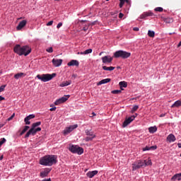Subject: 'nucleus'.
I'll list each match as a JSON object with an SVG mask.
<instances>
[{
	"instance_id": "cd10ccee",
	"label": "nucleus",
	"mask_w": 181,
	"mask_h": 181,
	"mask_svg": "<svg viewBox=\"0 0 181 181\" xmlns=\"http://www.w3.org/2000/svg\"><path fill=\"white\" fill-rule=\"evenodd\" d=\"M148 131H149L150 134H155V132H156V131H158V127H156V126L151 127L148 128Z\"/></svg>"
},
{
	"instance_id": "423d86ee",
	"label": "nucleus",
	"mask_w": 181,
	"mask_h": 181,
	"mask_svg": "<svg viewBox=\"0 0 181 181\" xmlns=\"http://www.w3.org/2000/svg\"><path fill=\"white\" fill-rule=\"evenodd\" d=\"M141 168H145L142 160H137L132 164V170H137V169H141Z\"/></svg>"
},
{
	"instance_id": "4d7b16f0",
	"label": "nucleus",
	"mask_w": 181,
	"mask_h": 181,
	"mask_svg": "<svg viewBox=\"0 0 181 181\" xmlns=\"http://www.w3.org/2000/svg\"><path fill=\"white\" fill-rule=\"evenodd\" d=\"M5 100V98L0 96V101H4Z\"/></svg>"
},
{
	"instance_id": "774afa93",
	"label": "nucleus",
	"mask_w": 181,
	"mask_h": 181,
	"mask_svg": "<svg viewBox=\"0 0 181 181\" xmlns=\"http://www.w3.org/2000/svg\"><path fill=\"white\" fill-rule=\"evenodd\" d=\"M0 74H2V71H0Z\"/></svg>"
},
{
	"instance_id": "13d9d810",
	"label": "nucleus",
	"mask_w": 181,
	"mask_h": 181,
	"mask_svg": "<svg viewBox=\"0 0 181 181\" xmlns=\"http://www.w3.org/2000/svg\"><path fill=\"white\" fill-rule=\"evenodd\" d=\"M178 148H181V143L177 144Z\"/></svg>"
},
{
	"instance_id": "f257e3e1",
	"label": "nucleus",
	"mask_w": 181,
	"mask_h": 181,
	"mask_svg": "<svg viewBox=\"0 0 181 181\" xmlns=\"http://www.w3.org/2000/svg\"><path fill=\"white\" fill-rule=\"evenodd\" d=\"M57 163V156L47 155L40 159V165L43 166H53Z\"/></svg>"
},
{
	"instance_id": "7c9ffc66",
	"label": "nucleus",
	"mask_w": 181,
	"mask_h": 181,
	"mask_svg": "<svg viewBox=\"0 0 181 181\" xmlns=\"http://www.w3.org/2000/svg\"><path fill=\"white\" fill-rule=\"evenodd\" d=\"M29 128H30L29 126H25L24 129L22 130L20 135L21 136L23 135V134H25V132H26V131H28V129H29Z\"/></svg>"
},
{
	"instance_id": "9b49d317",
	"label": "nucleus",
	"mask_w": 181,
	"mask_h": 181,
	"mask_svg": "<svg viewBox=\"0 0 181 181\" xmlns=\"http://www.w3.org/2000/svg\"><path fill=\"white\" fill-rule=\"evenodd\" d=\"M102 62L105 64H108V63L112 62V57L111 56H105L102 57Z\"/></svg>"
},
{
	"instance_id": "bf43d9fd",
	"label": "nucleus",
	"mask_w": 181,
	"mask_h": 181,
	"mask_svg": "<svg viewBox=\"0 0 181 181\" xmlns=\"http://www.w3.org/2000/svg\"><path fill=\"white\" fill-rule=\"evenodd\" d=\"M181 46V41L179 42V44L177 45V47H180Z\"/></svg>"
},
{
	"instance_id": "ddd939ff",
	"label": "nucleus",
	"mask_w": 181,
	"mask_h": 181,
	"mask_svg": "<svg viewBox=\"0 0 181 181\" xmlns=\"http://www.w3.org/2000/svg\"><path fill=\"white\" fill-rule=\"evenodd\" d=\"M62 63H63V59H52V64L55 67H59V66H62Z\"/></svg>"
},
{
	"instance_id": "a878e982",
	"label": "nucleus",
	"mask_w": 181,
	"mask_h": 181,
	"mask_svg": "<svg viewBox=\"0 0 181 181\" xmlns=\"http://www.w3.org/2000/svg\"><path fill=\"white\" fill-rule=\"evenodd\" d=\"M71 84V81H66L62 82L60 85L59 87H67V86H70Z\"/></svg>"
},
{
	"instance_id": "49530a36",
	"label": "nucleus",
	"mask_w": 181,
	"mask_h": 181,
	"mask_svg": "<svg viewBox=\"0 0 181 181\" xmlns=\"http://www.w3.org/2000/svg\"><path fill=\"white\" fill-rule=\"evenodd\" d=\"M62 26H63V23H59L57 25V29H60V28H62Z\"/></svg>"
},
{
	"instance_id": "6ab92c4d",
	"label": "nucleus",
	"mask_w": 181,
	"mask_h": 181,
	"mask_svg": "<svg viewBox=\"0 0 181 181\" xmlns=\"http://www.w3.org/2000/svg\"><path fill=\"white\" fill-rule=\"evenodd\" d=\"M171 180H174V181H176V180L180 181V180H181V173L174 175L172 177Z\"/></svg>"
},
{
	"instance_id": "412c9836",
	"label": "nucleus",
	"mask_w": 181,
	"mask_h": 181,
	"mask_svg": "<svg viewBox=\"0 0 181 181\" xmlns=\"http://www.w3.org/2000/svg\"><path fill=\"white\" fill-rule=\"evenodd\" d=\"M144 163V168L146 166L152 165V160L148 159V160H142Z\"/></svg>"
},
{
	"instance_id": "f03ea898",
	"label": "nucleus",
	"mask_w": 181,
	"mask_h": 181,
	"mask_svg": "<svg viewBox=\"0 0 181 181\" xmlns=\"http://www.w3.org/2000/svg\"><path fill=\"white\" fill-rule=\"evenodd\" d=\"M13 52L19 56H23V54L28 56V54H30V52H32V49L28 45L21 47L20 45H16L13 48Z\"/></svg>"
},
{
	"instance_id": "58836bf2",
	"label": "nucleus",
	"mask_w": 181,
	"mask_h": 181,
	"mask_svg": "<svg viewBox=\"0 0 181 181\" xmlns=\"http://www.w3.org/2000/svg\"><path fill=\"white\" fill-rule=\"evenodd\" d=\"M26 118L29 121H30V119H33V118H35V115H30L27 116Z\"/></svg>"
},
{
	"instance_id": "e2e57ef3",
	"label": "nucleus",
	"mask_w": 181,
	"mask_h": 181,
	"mask_svg": "<svg viewBox=\"0 0 181 181\" xmlns=\"http://www.w3.org/2000/svg\"><path fill=\"white\" fill-rule=\"evenodd\" d=\"M4 127V124H0V128H2Z\"/></svg>"
},
{
	"instance_id": "1a4fd4ad",
	"label": "nucleus",
	"mask_w": 181,
	"mask_h": 181,
	"mask_svg": "<svg viewBox=\"0 0 181 181\" xmlns=\"http://www.w3.org/2000/svg\"><path fill=\"white\" fill-rule=\"evenodd\" d=\"M50 172H52V168H45L44 170L40 172V176L42 178L47 177Z\"/></svg>"
},
{
	"instance_id": "c9c22d12",
	"label": "nucleus",
	"mask_w": 181,
	"mask_h": 181,
	"mask_svg": "<svg viewBox=\"0 0 181 181\" xmlns=\"http://www.w3.org/2000/svg\"><path fill=\"white\" fill-rule=\"evenodd\" d=\"M138 108H139V106L138 105H134L132 110V114H134V112H135V111L138 110Z\"/></svg>"
},
{
	"instance_id": "3c124183",
	"label": "nucleus",
	"mask_w": 181,
	"mask_h": 181,
	"mask_svg": "<svg viewBox=\"0 0 181 181\" xmlns=\"http://www.w3.org/2000/svg\"><path fill=\"white\" fill-rule=\"evenodd\" d=\"M119 19H122V18H124V13H119Z\"/></svg>"
},
{
	"instance_id": "6e6d98bb",
	"label": "nucleus",
	"mask_w": 181,
	"mask_h": 181,
	"mask_svg": "<svg viewBox=\"0 0 181 181\" xmlns=\"http://www.w3.org/2000/svg\"><path fill=\"white\" fill-rule=\"evenodd\" d=\"M88 30V28L86 27H83V30H84V32H86V30Z\"/></svg>"
},
{
	"instance_id": "2eb2a0df",
	"label": "nucleus",
	"mask_w": 181,
	"mask_h": 181,
	"mask_svg": "<svg viewBox=\"0 0 181 181\" xmlns=\"http://www.w3.org/2000/svg\"><path fill=\"white\" fill-rule=\"evenodd\" d=\"M148 16H153V13L151 11L144 12L140 16V18L145 19V18H148Z\"/></svg>"
},
{
	"instance_id": "9d476101",
	"label": "nucleus",
	"mask_w": 181,
	"mask_h": 181,
	"mask_svg": "<svg viewBox=\"0 0 181 181\" xmlns=\"http://www.w3.org/2000/svg\"><path fill=\"white\" fill-rule=\"evenodd\" d=\"M77 127H78L77 124H74V125L70 126L69 127H66L64 130V135H68V134H70V132H71L74 129H76V128H77Z\"/></svg>"
},
{
	"instance_id": "864d4df0",
	"label": "nucleus",
	"mask_w": 181,
	"mask_h": 181,
	"mask_svg": "<svg viewBox=\"0 0 181 181\" xmlns=\"http://www.w3.org/2000/svg\"><path fill=\"white\" fill-rule=\"evenodd\" d=\"M50 111H56V107L49 109Z\"/></svg>"
},
{
	"instance_id": "e433bc0d",
	"label": "nucleus",
	"mask_w": 181,
	"mask_h": 181,
	"mask_svg": "<svg viewBox=\"0 0 181 181\" xmlns=\"http://www.w3.org/2000/svg\"><path fill=\"white\" fill-rule=\"evenodd\" d=\"M90 53H93V49H88L84 51L85 54H90Z\"/></svg>"
},
{
	"instance_id": "f704fd0d",
	"label": "nucleus",
	"mask_w": 181,
	"mask_h": 181,
	"mask_svg": "<svg viewBox=\"0 0 181 181\" xmlns=\"http://www.w3.org/2000/svg\"><path fill=\"white\" fill-rule=\"evenodd\" d=\"M154 11H156V12H163V8L162 7H156Z\"/></svg>"
},
{
	"instance_id": "338daca9",
	"label": "nucleus",
	"mask_w": 181,
	"mask_h": 181,
	"mask_svg": "<svg viewBox=\"0 0 181 181\" xmlns=\"http://www.w3.org/2000/svg\"><path fill=\"white\" fill-rule=\"evenodd\" d=\"M103 52H101L100 54H99V56H101V54H103Z\"/></svg>"
},
{
	"instance_id": "20e7f679",
	"label": "nucleus",
	"mask_w": 181,
	"mask_h": 181,
	"mask_svg": "<svg viewBox=\"0 0 181 181\" xmlns=\"http://www.w3.org/2000/svg\"><path fill=\"white\" fill-rule=\"evenodd\" d=\"M114 57H115V59H128L129 57H131V52L124 50H118L114 53Z\"/></svg>"
},
{
	"instance_id": "f3484780",
	"label": "nucleus",
	"mask_w": 181,
	"mask_h": 181,
	"mask_svg": "<svg viewBox=\"0 0 181 181\" xmlns=\"http://www.w3.org/2000/svg\"><path fill=\"white\" fill-rule=\"evenodd\" d=\"M167 141L168 142H175V141H176V137L175 135L170 134L167 136Z\"/></svg>"
},
{
	"instance_id": "6e6552de",
	"label": "nucleus",
	"mask_w": 181,
	"mask_h": 181,
	"mask_svg": "<svg viewBox=\"0 0 181 181\" xmlns=\"http://www.w3.org/2000/svg\"><path fill=\"white\" fill-rule=\"evenodd\" d=\"M134 119H135L134 115H132L129 118L126 119L122 124L123 128H125V127H128V125H129V124H131L132 121H134Z\"/></svg>"
},
{
	"instance_id": "a18cd8bd",
	"label": "nucleus",
	"mask_w": 181,
	"mask_h": 181,
	"mask_svg": "<svg viewBox=\"0 0 181 181\" xmlns=\"http://www.w3.org/2000/svg\"><path fill=\"white\" fill-rule=\"evenodd\" d=\"M14 117H15V113H13L7 120L11 121V119H13Z\"/></svg>"
},
{
	"instance_id": "ea45409f",
	"label": "nucleus",
	"mask_w": 181,
	"mask_h": 181,
	"mask_svg": "<svg viewBox=\"0 0 181 181\" xmlns=\"http://www.w3.org/2000/svg\"><path fill=\"white\" fill-rule=\"evenodd\" d=\"M121 93V90H115L112 91V94H119Z\"/></svg>"
},
{
	"instance_id": "393cba45",
	"label": "nucleus",
	"mask_w": 181,
	"mask_h": 181,
	"mask_svg": "<svg viewBox=\"0 0 181 181\" xmlns=\"http://www.w3.org/2000/svg\"><path fill=\"white\" fill-rule=\"evenodd\" d=\"M85 133L87 136H93V138H95L94 133L91 130L86 129Z\"/></svg>"
},
{
	"instance_id": "5701e85b",
	"label": "nucleus",
	"mask_w": 181,
	"mask_h": 181,
	"mask_svg": "<svg viewBox=\"0 0 181 181\" xmlns=\"http://www.w3.org/2000/svg\"><path fill=\"white\" fill-rule=\"evenodd\" d=\"M22 77H25V74L23 72L14 75V78H16V80H19V78H22Z\"/></svg>"
},
{
	"instance_id": "09e8293b",
	"label": "nucleus",
	"mask_w": 181,
	"mask_h": 181,
	"mask_svg": "<svg viewBox=\"0 0 181 181\" xmlns=\"http://www.w3.org/2000/svg\"><path fill=\"white\" fill-rule=\"evenodd\" d=\"M143 151H150V147L149 146H146L145 148H143Z\"/></svg>"
},
{
	"instance_id": "0eeeda50",
	"label": "nucleus",
	"mask_w": 181,
	"mask_h": 181,
	"mask_svg": "<svg viewBox=\"0 0 181 181\" xmlns=\"http://www.w3.org/2000/svg\"><path fill=\"white\" fill-rule=\"evenodd\" d=\"M69 98H70V95L60 98L59 99L57 100L54 102V104L55 105H59V104H63V103H66V101L69 100Z\"/></svg>"
},
{
	"instance_id": "473e14b6",
	"label": "nucleus",
	"mask_w": 181,
	"mask_h": 181,
	"mask_svg": "<svg viewBox=\"0 0 181 181\" xmlns=\"http://www.w3.org/2000/svg\"><path fill=\"white\" fill-rule=\"evenodd\" d=\"M95 137H93V136H88L85 138L86 142H88V141H93Z\"/></svg>"
},
{
	"instance_id": "c85d7f7f",
	"label": "nucleus",
	"mask_w": 181,
	"mask_h": 181,
	"mask_svg": "<svg viewBox=\"0 0 181 181\" xmlns=\"http://www.w3.org/2000/svg\"><path fill=\"white\" fill-rule=\"evenodd\" d=\"M163 21L165 23H173V18H164Z\"/></svg>"
},
{
	"instance_id": "c756f323",
	"label": "nucleus",
	"mask_w": 181,
	"mask_h": 181,
	"mask_svg": "<svg viewBox=\"0 0 181 181\" xmlns=\"http://www.w3.org/2000/svg\"><path fill=\"white\" fill-rule=\"evenodd\" d=\"M148 36H149V37H155V32L149 30L148 31Z\"/></svg>"
},
{
	"instance_id": "dca6fc26",
	"label": "nucleus",
	"mask_w": 181,
	"mask_h": 181,
	"mask_svg": "<svg viewBox=\"0 0 181 181\" xmlns=\"http://www.w3.org/2000/svg\"><path fill=\"white\" fill-rule=\"evenodd\" d=\"M98 173V170L89 171L86 173V176H88V177L90 179H92V177H94Z\"/></svg>"
},
{
	"instance_id": "c03bdc74",
	"label": "nucleus",
	"mask_w": 181,
	"mask_h": 181,
	"mask_svg": "<svg viewBox=\"0 0 181 181\" xmlns=\"http://www.w3.org/2000/svg\"><path fill=\"white\" fill-rule=\"evenodd\" d=\"M158 146H152L150 147V151H155V149H157Z\"/></svg>"
},
{
	"instance_id": "4468645a",
	"label": "nucleus",
	"mask_w": 181,
	"mask_h": 181,
	"mask_svg": "<svg viewBox=\"0 0 181 181\" xmlns=\"http://www.w3.org/2000/svg\"><path fill=\"white\" fill-rule=\"evenodd\" d=\"M30 135H36V130L34 127H31V129L26 133L25 138H29Z\"/></svg>"
},
{
	"instance_id": "4be33fe9",
	"label": "nucleus",
	"mask_w": 181,
	"mask_h": 181,
	"mask_svg": "<svg viewBox=\"0 0 181 181\" xmlns=\"http://www.w3.org/2000/svg\"><path fill=\"white\" fill-rule=\"evenodd\" d=\"M119 86L120 87V90H124V88H127V87H128V83L125 81H120L119 83ZM122 87H124V88H122Z\"/></svg>"
},
{
	"instance_id": "a19ab883",
	"label": "nucleus",
	"mask_w": 181,
	"mask_h": 181,
	"mask_svg": "<svg viewBox=\"0 0 181 181\" xmlns=\"http://www.w3.org/2000/svg\"><path fill=\"white\" fill-rule=\"evenodd\" d=\"M24 122H25V125H30V122L29 119H27V117L24 119Z\"/></svg>"
},
{
	"instance_id": "603ef678",
	"label": "nucleus",
	"mask_w": 181,
	"mask_h": 181,
	"mask_svg": "<svg viewBox=\"0 0 181 181\" xmlns=\"http://www.w3.org/2000/svg\"><path fill=\"white\" fill-rule=\"evenodd\" d=\"M133 30H134V32H139V28L135 27L133 28Z\"/></svg>"
},
{
	"instance_id": "bb28decb",
	"label": "nucleus",
	"mask_w": 181,
	"mask_h": 181,
	"mask_svg": "<svg viewBox=\"0 0 181 181\" xmlns=\"http://www.w3.org/2000/svg\"><path fill=\"white\" fill-rule=\"evenodd\" d=\"M103 69L105 71H112V70H115V67L114 66H103Z\"/></svg>"
},
{
	"instance_id": "69168bd1",
	"label": "nucleus",
	"mask_w": 181,
	"mask_h": 181,
	"mask_svg": "<svg viewBox=\"0 0 181 181\" xmlns=\"http://www.w3.org/2000/svg\"><path fill=\"white\" fill-rule=\"evenodd\" d=\"M80 54H86L84 53V52H80Z\"/></svg>"
},
{
	"instance_id": "aec40b11",
	"label": "nucleus",
	"mask_w": 181,
	"mask_h": 181,
	"mask_svg": "<svg viewBox=\"0 0 181 181\" xmlns=\"http://www.w3.org/2000/svg\"><path fill=\"white\" fill-rule=\"evenodd\" d=\"M67 65L68 66H78L79 63H78V61L72 59L71 62H69L67 64Z\"/></svg>"
},
{
	"instance_id": "a211bd4d",
	"label": "nucleus",
	"mask_w": 181,
	"mask_h": 181,
	"mask_svg": "<svg viewBox=\"0 0 181 181\" xmlns=\"http://www.w3.org/2000/svg\"><path fill=\"white\" fill-rule=\"evenodd\" d=\"M110 81H111V78H110L103 79L97 83V86H101L102 84H107V83H110Z\"/></svg>"
},
{
	"instance_id": "052dcab7",
	"label": "nucleus",
	"mask_w": 181,
	"mask_h": 181,
	"mask_svg": "<svg viewBox=\"0 0 181 181\" xmlns=\"http://www.w3.org/2000/svg\"><path fill=\"white\" fill-rule=\"evenodd\" d=\"M2 159H4V156H0V160H2Z\"/></svg>"
},
{
	"instance_id": "39448f33",
	"label": "nucleus",
	"mask_w": 181,
	"mask_h": 181,
	"mask_svg": "<svg viewBox=\"0 0 181 181\" xmlns=\"http://www.w3.org/2000/svg\"><path fill=\"white\" fill-rule=\"evenodd\" d=\"M69 151L72 153H77L78 155H82L84 153V149L77 145H70Z\"/></svg>"
},
{
	"instance_id": "79ce46f5",
	"label": "nucleus",
	"mask_w": 181,
	"mask_h": 181,
	"mask_svg": "<svg viewBox=\"0 0 181 181\" xmlns=\"http://www.w3.org/2000/svg\"><path fill=\"white\" fill-rule=\"evenodd\" d=\"M47 52L48 53H53V47H50L48 49H47Z\"/></svg>"
},
{
	"instance_id": "8fccbe9b",
	"label": "nucleus",
	"mask_w": 181,
	"mask_h": 181,
	"mask_svg": "<svg viewBox=\"0 0 181 181\" xmlns=\"http://www.w3.org/2000/svg\"><path fill=\"white\" fill-rule=\"evenodd\" d=\"M40 131H42V128L40 127H37L35 129V132H40Z\"/></svg>"
},
{
	"instance_id": "680f3d73",
	"label": "nucleus",
	"mask_w": 181,
	"mask_h": 181,
	"mask_svg": "<svg viewBox=\"0 0 181 181\" xmlns=\"http://www.w3.org/2000/svg\"><path fill=\"white\" fill-rule=\"evenodd\" d=\"M160 117H165V114H161V115H160Z\"/></svg>"
},
{
	"instance_id": "7ed1b4c3",
	"label": "nucleus",
	"mask_w": 181,
	"mask_h": 181,
	"mask_svg": "<svg viewBox=\"0 0 181 181\" xmlns=\"http://www.w3.org/2000/svg\"><path fill=\"white\" fill-rule=\"evenodd\" d=\"M54 77H56L55 73H53L52 74H45L42 75H37V78H38V80H40L41 81H43V83L50 81V80H52L53 78H54Z\"/></svg>"
},
{
	"instance_id": "f8f14e48",
	"label": "nucleus",
	"mask_w": 181,
	"mask_h": 181,
	"mask_svg": "<svg viewBox=\"0 0 181 181\" xmlns=\"http://www.w3.org/2000/svg\"><path fill=\"white\" fill-rule=\"evenodd\" d=\"M26 23H28V21L26 20H23L21 21L18 24V25L16 27L17 30H21L26 26Z\"/></svg>"
},
{
	"instance_id": "72a5a7b5",
	"label": "nucleus",
	"mask_w": 181,
	"mask_h": 181,
	"mask_svg": "<svg viewBox=\"0 0 181 181\" xmlns=\"http://www.w3.org/2000/svg\"><path fill=\"white\" fill-rule=\"evenodd\" d=\"M41 124H42V122H37L33 123V124H32V127L34 128V129H35L36 127H39V125H41Z\"/></svg>"
},
{
	"instance_id": "de8ad7c7",
	"label": "nucleus",
	"mask_w": 181,
	"mask_h": 181,
	"mask_svg": "<svg viewBox=\"0 0 181 181\" xmlns=\"http://www.w3.org/2000/svg\"><path fill=\"white\" fill-rule=\"evenodd\" d=\"M52 25H53V21H50L47 23V26H52Z\"/></svg>"
},
{
	"instance_id": "4c0bfd02",
	"label": "nucleus",
	"mask_w": 181,
	"mask_h": 181,
	"mask_svg": "<svg viewBox=\"0 0 181 181\" xmlns=\"http://www.w3.org/2000/svg\"><path fill=\"white\" fill-rule=\"evenodd\" d=\"M6 142V139L5 138L1 139V140L0 141V147L2 146V145H4V144H5Z\"/></svg>"
},
{
	"instance_id": "0e129e2a",
	"label": "nucleus",
	"mask_w": 181,
	"mask_h": 181,
	"mask_svg": "<svg viewBox=\"0 0 181 181\" xmlns=\"http://www.w3.org/2000/svg\"><path fill=\"white\" fill-rule=\"evenodd\" d=\"M92 115H93V117H95L96 115L95 112H93Z\"/></svg>"
},
{
	"instance_id": "2f4dec72",
	"label": "nucleus",
	"mask_w": 181,
	"mask_h": 181,
	"mask_svg": "<svg viewBox=\"0 0 181 181\" xmlns=\"http://www.w3.org/2000/svg\"><path fill=\"white\" fill-rule=\"evenodd\" d=\"M120 3L119 4V8H122L124 6V4L125 2H128V0H119Z\"/></svg>"
},
{
	"instance_id": "37998d69",
	"label": "nucleus",
	"mask_w": 181,
	"mask_h": 181,
	"mask_svg": "<svg viewBox=\"0 0 181 181\" xmlns=\"http://www.w3.org/2000/svg\"><path fill=\"white\" fill-rule=\"evenodd\" d=\"M6 87V85H3V86H0V93H2V91H4V90H5Z\"/></svg>"
},
{
	"instance_id": "b1692460",
	"label": "nucleus",
	"mask_w": 181,
	"mask_h": 181,
	"mask_svg": "<svg viewBox=\"0 0 181 181\" xmlns=\"http://www.w3.org/2000/svg\"><path fill=\"white\" fill-rule=\"evenodd\" d=\"M181 105V100H177L172 105L171 108H177Z\"/></svg>"
},
{
	"instance_id": "5fc2aeb1",
	"label": "nucleus",
	"mask_w": 181,
	"mask_h": 181,
	"mask_svg": "<svg viewBox=\"0 0 181 181\" xmlns=\"http://www.w3.org/2000/svg\"><path fill=\"white\" fill-rule=\"evenodd\" d=\"M42 181H52V180L50 178H48V179H44Z\"/></svg>"
}]
</instances>
